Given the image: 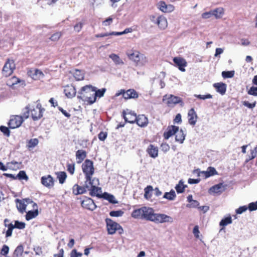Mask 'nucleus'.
<instances>
[{
	"instance_id": "obj_1",
	"label": "nucleus",
	"mask_w": 257,
	"mask_h": 257,
	"mask_svg": "<svg viewBox=\"0 0 257 257\" xmlns=\"http://www.w3.org/2000/svg\"><path fill=\"white\" fill-rule=\"evenodd\" d=\"M45 111V109L42 106L40 100H38L27 105L24 109L23 115L25 119L31 116L34 121H37L43 117Z\"/></svg>"
},
{
	"instance_id": "obj_2",
	"label": "nucleus",
	"mask_w": 257,
	"mask_h": 257,
	"mask_svg": "<svg viewBox=\"0 0 257 257\" xmlns=\"http://www.w3.org/2000/svg\"><path fill=\"white\" fill-rule=\"evenodd\" d=\"M93 91H95V87L91 85H85L78 91L77 98L90 104L95 102V97L93 96Z\"/></svg>"
},
{
	"instance_id": "obj_3",
	"label": "nucleus",
	"mask_w": 257,
	"mask_h": 257,
	"mask_svg": "<svg viewBox=\"0 0 257 257\" xmlns=\"http://www.w3.org/2000/svg\"><path fill=\"white\" fill-rule=\"evenodd\" d=\"M154 213V210L153 208L143 206L134 210L131 213V216L135 219L152 221Z\"/></svg>"
},
{
	"instance_id": "obj_4",
	"label": "nucleus",
	"mask_w": 257,
	"mask_h": 257,
	"mask_svg": "<svg viewBox=\"0 0 257 257\" xmlns=\"http://www.w3.org/2000/svg\"><path fill=\"white\" fill-rule=\"evenodd\" d=\"M126 54L128 59L135 63L136 65L144 66L148 62L147 57L137 50H131Z\"/></svg>"
},
{
	"instance_id": "obj_5",
	"label": "nucleus",
	"mask_w": 257,
	"mask_h": 257,
	"mask_svg": "<svg viewBox=\"0 0 257 257\" xmlns=\"http://www.w3.org/2000/svg\"><path fill=\"white\" fill-rule=\"evenodd\" d=\"M82 169L85 175V179L86 182L92 181V177L94 173L95 169L93 166V162L89 160L86 159L82 165Z\"/></svg>"
},
{
	"instance_id": "obj_6",
	"label": "nucleus",
	"mask_w": 257,
	"mask_h": 257,
	"mask_svg": "<svg viewBox=\"0 0 257 257\" xmlns=\"http://www.w3.org/2000/svg\"><path fill=\"white\" fill-rule=\"evenodd\" d=\"M106 227L108 233L109 234H114L117 230L121 234L123 232L122 227L117 222L114 221L111 219L106 218L105 219Z\"/></svg>"
},
{
	"instance_id": "obj_7",
	"label": "nucleus",
	"mask_w": 257,
	"mask_h": 257,
	"mask_svg": "<svg viewBox=\"0 0 257 257\" xmlns=\"http://www.w3.org/2000/svg\"><path fill=\"white\" fill-rule=\"evenodd\" d=\"M16 69V64L14 60L8 58L3 68L2 74L4 76L8 77L11 76Z\"/></svg>"
},
{
	"instance_id": "obj_8",
	"label": "nucleus",
	"mask_w": 257,
	"mask_h": 257,
	"mask_svg": "<svg viewBox=\"0 0 257 257\" xmlns=\"http://www.w3.org/2000/svg\"><path fill=\"white\" fill-rule=\"evenodd\" d=\"M23 115H14L11 116V118L8 123L10 128L14 129L19 127L21 125L24 120Z\"/></svg>"
},
{
	"instance_id": "obj_9",
	"label": "nucleus",
	"mask_w": 257,
	"mask_h": 257,
	"mask_svg": "<svg viewBox=\"0 0 257 257\" xmlns=\"http://www.w3.org/2000/svg\"><path fill=\"white\" fill-rule=\"evenodd\" d=\"M151 221L156 223H163L165 222L172 223L173 221V218L166 214L163 213H154L153 218Z\"/></svg>"
},
{
	"instance_id": "obj_10",
	"label": "nucleus",
	"mask_w": 257,
	"mask_h": 257,
	"mask_svg": "<svg viewBox=\"0 0 257 257\" xmlns=\"http://www.w3.org/2000/svg\"><path fill=\"white\" fill-rule=\"evenodd\" d=\"M89 185H92V181L90 182L85 181V185L83 186L75 184L72 187V193L74 195L83 194L87 192L88 189L89 188Z\"/></svg>"
},
{
	"instance_id": "obj_11",
	"label": "nucleus",
	"mask_w": 257,
	"mask_h": 257,
	"mask_svg": "<svg viewBox=\"0 0 257 257\" xmlns=\"http://www.w3.org/2000/svg\"><path fill=\"white\" fill-rule=\"evenodd\" d=\"M166 100V103L168 106L172 107L177 104H180L181 106H184V102L182 99L180 97L175 96L171 94L170 96L165 99V97L163 98V101Z\"/></svg>"
},
{
	"instance_id": "obj_12",
	"label": "nucleus",
	"mask_w": 257,
	"mask_h": 257,
	"mask_svg": "<svg viewBox=\"0 0 257 257\" xmlns=\"http://www.w3.org/2000/svg\"><path fill=\"white\" fill-rule=\"evenodd\" d=\"M151 22L157 24L162 30L165 29L168 26L167 19L163 16H160L157 18L155 16H150Z\"/></svg>"
},
{
	"instance_id": "obj_13",
	"label": "nucleus",
	"mask_w": 257,
	"mask_h": 257,
	"mask_svg": "<svg viewBox=\"0 0 257 257\" xmlns=\"http://www.w3.org/2000/svg\"><path fill=\"white\" fill-rule=\"evenodd\" d=\"M26 227L25 222H20L18 220L15 221V224L12 223H9L8 229L6 232V237H9L12 236L13 230L14 228H18L19 229H23Z\"/></svg>"
},
{
	"instance_id": "obj_14",
	"label": "nucleus",
	"mask_w": 257,
	"mask_h": 257,
	"mask_svg": "<svg viewBox=\"0 0 257 257\" xmlns=\"http://www.w3.org/2000/svg\"><path fill=\"white\" fill-rule=\"evenodd\" d=\"M120 94L122 95L125 99H135L139 97L138 93L134 89H130L126 91L123 89H121L119 93L116 94V96H119Z\"/></svg>"
},
{
	"instance_id": "obj_15",
	"label": "nucleus",
	"mask_w": 257,
	"mask_h": 257,
	"mask_svg": "<svg viewBox=\"0 0 257 257\" xmlns=\"http://www.w3.org/2000/svg\"><path fill=\"white\" fill-rule=\"evenodd\" d=\"M122 115L125 120V122L134 123L136 121L137 115L133 111L128 110V109L126 111L123 110L122 112Z\"/></svg>"
},
{
	"instance_id": "obj_16",
	"label": "nucleus",
	"mask_w": 257,
	"mask_h": 257,
	"mask_svg": "<svg viewBox=\"0 0 257 257\" xmlns=\"http://www.w3.org/2000/svg\"><path fill=\"white\" fill-rule=\"evenodd\" d=\"M81 206L86 209L93 211L96 208L94 201L88 197H84L81 203Z\"/></svg>"
},
{
	"instance_id": "obj_17",
	"label": "nucleus",
	"mask_w": 257,
	"mask_h": 257,
	"mask_svg": "<svg viewBox=\"0 0 257 257\" xmlns=\"http://www.w3.org/2000/svg\"><path fill=\"white\" fill-rule=\"evenodd\" d=\"M41 182L43 186L48 188H51L54 185V179L50 175L42 176Z\"/></svg>"
},
{
	"instance_id": "obj_18",
	"label": "nucleus",
	"mask_w": 257,
	"mask_h": 257,
	"mask_svg": "<svg viewBox=\"0 0 257 257\" xmlns=\"http://www.w3.org/2000/svg\"><path fill=\"white\" fill-rule=\"evenodd\" d=\"M175 66L182 72L185 71V67L187 66V63L185 59L180 57H174L173 59Z\"/></svg>"
},
{
	"instance_id": "obj_19",
	"label": "nucleus",
	"mask_w": 257,
	"mask_h": 257,
	"mask_svg": "<svg viewBox=\"0 0 257 257\" xmlns=\"http://www.w3.org/2000/svg\"><path fill=\"white\" fill-rule=\"evenodd\" d=\"M187 117L188 123L190 125L194 126L196 123L198 117L194 108H192L188 110Z\"/></svg>"
},
{
	"instance_id": "obj_20",
	"label": "nucleus",
	"mask_w": 257,
	"mask_h": 257,
	"mask_svg": "<svg viewBox=\"0 0 257 257\" xmlns=\"http://www.w3.org/2000/svg\"><path fill=\"white\" fill-rule=\"evenodd\" d=\"M179 127L175 125H169L167 127L166 131L163 134V137L165 140L169 139V138L173 136L179 130Z\"/></svg>"
},
{
	"instance_id": "obj_21",
	"label": "nucleus",
	"mask_w": 257,
	"mask_h": 257,
	"mask_svg": "<svg viewBox=\"0 0 257 257\" xmlns=\"http://www.w3.org/2000/svg\"><path fill=\"white\" fill-rule=\"evenodd\" d=\"M158 8L163 13H171L174 10L172 5H167L164 1H160L158 4Z\"/></svg>"
},
{
	"instance_id": "obj_22",
	"label": "nucleus",
	"mask_w": 257,
	"mask_h": 257,
	"mask_svg": "<svg viewBox=\"0 0 257 257\" xmlns=\"http://www.w3.org/2000/svg\"><path fill=\"white\" fill-rule=\"evenodd\" d=\"M64 92L67 97L72 98L75 96L76 90L73 85H67L65 87Z\"/></svg>"
},
{
	"instance_id": "obj_23",
	"label": "nucleus",
	"mask_w": 257,
	"mask_h": 257,
	"mask_svg": "<svg viewBox=\"0 0 257 257\" xmlns=\"http://www.w3.org/2000/svg\"><path fill=\"white\" fill-rule=\"evenodd\" d=\"M20 84L21 85H25V82L23 80H21L20 78L17 77L16 76H13L10 79H9L7 82V85L11 87L14 88L15 86L17 84Z\"/></svg>"
},
{
	"instance_id": "obj_24",
	"label": "nucleus",
	"mask_w": 257,
	"mask_h": 257,
	"mask_svg": "<svg viewBox=\"0 0 257 257\" xmlns=\"http://www.w3.org/2000/svg\"><path fill=\"white\" fill-rule=\"evenodd\" d=\"M146 152L149 156L152 158H156L158 156V148L154 145L150 144L146 150Z\"/></svg>"
},
{
	"instance_id": "obj_25",
	"label": "nucleus",
	"mask_w": 257,
	"mask_h": 257,
	"mask_svg": "<svg viewBox=\"0 0 257 257\" xmlns=\"http://www.w3.org/2000/svg\"><path fill=\"white\" fill-rule=\"evenodd\" d=\"M139 126L144 127L149 123L148 119L144 114H139L137 116L136 122Z\"/></svg>"
},
{
	"instance_id": "obj_26",
	"label": "nucleus",
	"mask_w": 257,
	"mask_h": 257,
	"mask_svg": "<svg viewBox=\"0 0 257 257\" xmlns=\"http://www.w3.org/2000/svg\"><path fill=\"white\" fill-rule=\"evenodd\" d=\"M88 190L90 191L89 194L91 196H97L99 198H100L101 196V190L100 187H96L94 185H93V183L92 182V185H89V188L88 189Z\"/></svg>"
},
{
	"instance_id": "obj_27",
	"label": "nucleus",
	"mask_w": 257,
	"mask_h": 257,
	"mask_svg": "<svg viewBox=\"0 0 257 257\" xmlns=\"http://www.w3.org/2000/svg\"><path fill=\"white\" fill-rule=\"evenodd\" d=\"M213 87L215 88L216 91L221 95H224L226 91V85L223 82H218L214 83Z\"/></svg>"
},
{
	"instance_id": "obj_28",
	"label": "nucleus",
	"mask_w": 257,
	"mask_h": 257,
	"mask_svg": "<svg viewBox=\"0 0 257 257\" xmlns=\"http://www.w3.org/2000/svg\"><path fill=\"white\" fill-rule=\"evenodd\" d=\"M15 202L16 203L17 208L20 213H23L26 212L27 204L23 199H16Z\"/></svg>"
},
{
	"instance_id": "obj_29",
	"label": "nucleus",
	"mask_w": 257,
	"mask_h": 257,
	"mask_svg": "<svg viewBox=\"0 0 257 257\" xmlns=\"http://www.w3.org/2000/svg\"><path fill=\"white\" fill-rule=\"evenodd\" d=\"M71 73L77 81L82 80L84 78V73L79 69H75Z\"/></svg>"
},
{
	"instance_id": "obj_30",
	"label": "nucleus",
	"mask_w": 257,
	"mask_h": 257,
	"mask_svg": "<svg viewBox=\"0 0 257 257\" xmlns=\"http://www.w3.org/2000/svg\"><path fill=\"white\" fill-rule=\"evenodd\" d=\"M86 152L83 150H79L76 152V158L77 160V163H81L86 157Z\"/></svg>"
},
{
	"instance_id": "obj_31",
	"label": "nucleus",
	"mask_w": 257,
	"mask_h": 257,
	"mask_svg": "<svg viewBox=\"0 0 257 257\" xmlns=\"http://www.w3.org/2000/svg\"><path fill=\"white\" fill-rule=\"evenodd\" d=\"M201 173L204 175L205 178L218 174L216 169L212 167H209L207 171H202Z\"/></svg>"
},
{
	"instance_id": "obj_32",
	"label": "nucleus",
	"mask_w": 257,
	"mask_h": 257,
	"mask_svg": "<svg viewBox=\"0 0 257 257\" xmlns=\"http://www.w3.org/2000/svg\"><path fill=\"white\" fill-rule=\"evenodd\" d=\"M100 198H103L112 204H116L118 203V201L115 200L113 195L106 192L102 194Z\"/></svg>"
},
{
	"instance_id": "obj_33",
	"label": "nucleus",
	"mask_w": 257,
	"mask_h": 257,
	"mask_svg": "<svg viewBox=\"0 0 257 257\" xmlns=\"http://www.w3.org/2000/svg\"><path fill=\"white\" fill-rule=\"evenodd\" d=\"M222 183L215 185L210 188V191L215 193H221L224 191Z\"/></svg>"
},
{
	"instance_id": "obj_34",
	"label": "nucleus",
	"mask_w": 257,
	"mask_h": 257,
	"mask_svg": "<svg viewBox=\"0 0 257 257\" xmlns=\"http://www.w3.org/2000/svg\"><path fill=\"white\" fill-rule=\"evenodd\" d=\"M175 134V141L177 142H179L180 144L183 143L185 138V135L184 134V132L182 131V130H179L178 132L176 133Z\"/></svg>"
},
{
	"instance_id": "obj_35",
	"label": "nucleus",
	"mask_w": 257,
	"mask_h": 257,
	"mask_svg": "<svg viewBox=\"0 0 257 257\" xmlns=\"http://www.w3.org/2000/svg\"><path fill=\"white\" fill-rule=\"evenodd\" d=\"M34 209L33 211H29L27 212L26 215V219L27 220H30L38 216L39 212L37 208H35Z\"/></svg>"
},
{
	"instance_id": "obj_36",
	"label": "nucleus",
	"mask_w": 257,
	"mask_h": 257,
	"mask_svg": "<svg viewBox=\"0 0 257 257\" xmlns=\"http://www.w3.org/2000/svg\"><path fill=\"white\" fill-rule=\"evenodd\" d=\"M57 178L59 180V183L63 184L67 178V174L64 171L58 172L56 173Z\"/></svg>"
},
{
	"instance_id": "obj_37",
	"label": "nucleus",
	"mask_w": 257,
	"mask_h": 257,
	"mask_svg": "<svg viewBox=\"0 0 257 257\" xmlns=\"http://www.w3.org/2000/svg\"><path fill=\"white\" fill-rule=\"evenodd\" d=\"M109 57L112 59V60L113 61L115 65H123L124 64V62L120 58L119 56L115 54H111L110 55H109Z\"/></svg>"
},
{
	"instance_id": "obj_38",
	"label": "nucleus",
	"mask_w": 257,
	"mask_h": 257,
	"mask_svg": "<svg viewBox=\"0 0 257 257\" xmlns=\"http://www.w3.org/2000/svg\"><path fill=\"white\" fill-rule=\"evenodd\" d=\"M212 16L216 19L221 18L224 14V9L222 8H218L212 11Z\"/></svg>"
},
{
	"instance_id": "obj_39",
	"label": "nucleus",
	"mask_w": 257,
	"mask_h": 257,
	"mask_svg": "<svg viewBox=\"0 0 257 257\" xmlns=\"http://www.w3.org/2000/svg\"><path fill=\"white\" fill-rule=\"evenodd\" d=\"M187 187L186 185H184L182 180L179 181L178 184L175 186V189L177 193H182L184 192L185 188Z\"/></svg>"
},
{
	"instance_id": "obj_40",
	"label": "nucleus",
	"mask_w": 257,
	"mask_h": 257,
	"mask_svg": "<svg viewBox=\"0 0 257 257\" xmlns=\"http://www.w3.org/2000/svg\"><path fill=\"white\" fill-rule=\"evenodd\" d=\"M176 197L175 192L174 190L172 189L169 192L165 193L163 198L167 199L169 200H173Z\"/></svg>"
},
{
	"instance_id": "obj_41",
	"label": "nucleus",
	"mask_w": 257,
	"mask_h": 257,
	"mask_svg": "<svg viewBox=\"0 0 257 257\" xmlns=\"http://www.w3.org/2000/svg\"><path fill=\"white\" fill-rule=\"evenodd\" d=\"M24 251V247L22 245H18L14 251L13 257H21Z\"/></svg>"
},
{
	"instance_id": "obj_42",
	"label": "nucleus",
	"mask_w": 257,
	"mask_h": 257,
	"mask_svg": "<svg viewBox=\"0 0 257 257\" xmlns=\"http://www.w3.org/2000/svg\"><path fill=\"white\" fill-rule=\"evenodd\" d=\"M144 197L147 199H151L152 197V192L153 190V187L151 185L148 186L145 188Z\"/></svg>"
},
{
	"instance_id": "obj_43",
	"label": "nucleus",
	"mask_w": 257,
	"mask_h": 257,
	"mask_svg": "<svg viewBox=\"0 0 257 257\" xmlns=\"http://www.w3.org/2000/svg\"><path fill=\"white\" fill-rule=\"evenodd\" d=\"M257 155V146L255 147L253 149L250 150V155L248 156V158L246 159L245 162L247 163L249 161L255 158Z\"/></svg>"
},
{
	"instance_id": "obj_44",
	"label": "nucleus",
	"mask_w": 257,
	"mask_h": 257,
	"mask_svg": "<svg viewBox=\"0 0 257 257\" xmlns=\"http://www.w3.org/2000/svg\"><path fill=\"white\" fill-rule=\"evenodd\" d=\"M39 143V140L37 138L31 139L27 143V147L28 149L33 148Z\"/></svg>"
},
{
	"instance_id": "obj_45",
	"label": "nucleus",
	"mask_w": 257,
	"mask_h": 257,
	"mask_svg": "<svg viewBox=\"0 0 257 257\" xmlns=\"http://www.w3.org/2000/svg\"><path fill=\"white\" fill-rule=\"evenodd\" d=\"M21 163L16 161H12L8 163L9 167L10 169L17 170L20 168Z\"/></svg>"
},
{
	"instance_id": "obj_46",
	"label": "nucleus",
	"mask_w": 257,
	"mask_h": 257,
	"mask_svg": "<svg viewBox=\"0 0 257 257\" xmlns=\"http://www.w3.org/2000/svg\"><path fill=\"white\" fill-rule=\"evenodd\" d=\"M232 219H231V216H228V217H225L223 219H222L220 223H219V225L220 226H225L228 224H231L232 223Z\"/></svg>"
},
{
	"instance_id": "obj_47",
	"label": "nucleus",
	"mask_w": 257,
	"mask_h": 257,
	"mask_svg": "<svg viewBox=\"0 0 257 257\" xmlns=\"http://www.w3.org/2000/svg\"><path fill=\"white\" fill-rule=\"evenodd\" d=\"M105 91H106L105 88H102L100 89H98L97 90H96L95 89V91H93V96H95V100H96V97H102L104 95Z\"/></svg>"
},
{
	"instance_id": "obj_48",
	"label": "nucleus",
	"mask_w": 257,
	"mask_h": 257,
	"mask_svg": "<svg viewBox=\"0 0 257 257\" xmlns=\"http://www.w3.org/2000/svg\"><path fill=\"white\" fill-rule=\"evenodd\" d=\"M62 35V34L61 32H57L52 35L49 39L52 41H57L59 40Z\"/></svg>"
},
{
	"instance_id": "obj_49",
	"label": "nucleus",
	"mask_w": 257,
	"mask_h": 257,
	"mask_svg": "<svg viewBox=\"0 0 257 257\" xmlns=\"http://www.w3.org/2000/svg\"><path fill=\"white\" fill-rule=\"evenodd\" d=\"M75 163H67V170L71 175H73L75 170Z\"/></svg>"
},
{
	"instance_id": "obj_50",
	"label": "nucleus",
	"mask_w": 257,
	"mask_h": 257,
	"mask_svg": "<svg viewBox=\"0 0 257 257\" xmlns=\"http://www.w3.org/2000/svg\"><path fill=\"white\" fill-rule=\"evenodd\" d=\"M234 75V71H223L222 72V76L224 78H232L233 77Z\"/></svg>"
},
{
	"instance_id": "obj_51",
	"label": "nucleus",
	"mask_w": 257,
	"mask_h": 257,
	"mask_svg": "<svg viewBox=\"0 0 257 257\" xmlns=\"http://www.w3.org/2000/svg\"><path fill=\"white\" fill-rule=\"evenodd\" d=\"M113 19L114 17L113 16H111L102 22V25L104 26H110L112 23Z\"/></svg>"
},
{
	"instance_id": "obj_52",
	"label": "nucleus",
	"mask_w": 257,
	"mask_h": 257,
	"mask_svg": "<svg viewBox=\"0 0 257 257\" xmlns=\"http://www.w3.org/2000/svg\"><path fill=\"white\" fill-rule=\"evenodd\" d=\"M242 104L244 106H245L250 109H253L255 106L256 102L255 101H254L252 103H249L247 101H243L242 102Z\"/></svg>"
},
{
	"instance_id": "obj_53",
	"label": "nucleus",
	"mask_w": 257,
	"mask_h": 257,
	"mask_svg": "<svg viewBox=\"0 0 257 257\" xmlns=\"http://www.w3.org/2000/svg\"><path fill=\"white\" fill-rule=\"evenodd\" d=\"M123 214V212L121 210L117 211H111L109 213L110 216L112 217H119L121 216Z\"/></svg>"
},
{
	"instance_id": "obj_54",
	"label": "nucleus",
	"mask_w": 257,
	"mask_h": 257,
	"mask_svg": "<svg viewBox=\"0 0 257 257\" xmlns=\"http://www.w3.org/2000/svg\"><path fill=\"white\" fill-rule=\"evenodd\" d=\"M0 131L7 137H9L10 135V131L9 127H8L2 125L0 126Z\"/></svg>"
},
{
	"instance_id": "obj_55",
	"label": "nucleus",
	"mask_w": 257,
	"mask_h": 257,
	"mask_svg": "<svg viewBox=\"0 0 257 257\" xmlns=\"http://www.w3.org/2000/svg\"><path fill=\"white\" fill-rule=\"evenodd\" d=\"M199 203L198 201L193 200H190V203L187 205V207L189 208H195L199 206Z\"/></svg>"
},
{
	"instance_id": "obj_56",
	"label": "nucleus",
	"mask_w": 257,
	"mask_h": 257,
	"mask_svg": "<svg viewBox=\"0 0 257 257\" xmlns=\"http://www.w3.org/2000/svg\"><path fill=\"white\" fill-rule=\"evenodd\" d=\"M17 177L20 180L25 179L27 180L28 177L27 176L26 172L24 171H20L17 175Z\"/></svg>"
},
{
	"instance_id": "obj_57",
	"label": "nucleus",
	"mask_w": 257,
	"mask_h": 257,
	"mask_svg": "<svg viewBox=\"0 0 257 257\" xmlns=\"http://www.w3.org/2000/svg\"><path fill=\"white\" fill-rule=\"evenodd\" d=\"M34 73L33 75L36 77V78H40V77L44 76L43 72L39 69H35L34 70Z\"/></svg>"
},
{
	"instance_id": "obj_58",
	"label": "nucleus",
	"mask_w": 257,
	"mask_h": 257,
	"mask_svg": "<svg viewBox=\"0 0 257 257\" xmlns=\"http://www.w3.org/2000/svg\"><path fill=\"white\" fill-rule=\"evenodd\" d=\"M23 200L25 201V203L27 205L29 204H32L33 205V209H35V208H37V204L35 202H34L32 199L27 198L25 199H23Z\"/></svg>"
},
{
	"instance_id": "obj_59",
	"label": "nucleus",
	"mask_w": 257,
	"mask_h": 257,
	"mask_svg": "<svg viewBox=\"0 0 257 257\" xmlns=\"http://www.w3.org/2000/svg\"><path fill=\"white\" fill-rule=\"evenodd\" d=\"M70 257H81L82 253L81 252H78L76 249H73L71 250L70 253Z\"/></svg>"
},
{
	"instance_id": "obj_60",
	"label": "nucleus",
	"mask_w": 257,
	"mask_h": 257,
	"mask_svg": "<svg viewBox=\"0 0 257 257\" xmlns=\"http://www.w3.org/2000/svg\"><path fill=\"white\" fill-rule=\"evenodd\" d=\"M247 93L249 95L257 96V87L251 86L248 90Z\"/></svg>"
},
{
	"instance_id": "obj_61",
	"label": "nucleus",
	"mask_w": 257,
	"mask_h": 257,
	"mask_svg": "<svg viewBox=\"0 0 257 257\" xmlns=\"http://www.w3.org/2000/svg\"><path fill=\"white\" fill-rule=\"evenodd\" d=\"M170 148V146L167 143H162L161 145V149L164 153L169 151Z\"/></svg>"
},
{
	"instance_id": "obj_62",
	"label": "nucleus",
	"mask_w": 257,
	"mask_h": 257,
	"mask_svg": "<svg viewBox=\"0 0 257 257\" xmlns=\"http://www.w3.org/2000/svg\"><path fill=\"white\" fill-rule=\"evenodd\" d=\"M83 23L79 22L76 24L74 26V30L76 32H79L82 29Z\"/></svg>"
},
{
	"instance_id": "obj_63",
	"label": "nucleus",
	"mask_w": 257,
	"mask_h": 257,
	"mask_svg": "<svg viewBox=\"0 0 257 257\" xmlns=\"http://www.w3.org/2000/svg\"><path fill=\"white\" fill-rule=\"evenodd\" d=\"M107 132H101L98 135V138L100 141H104L107 138Z\"/></svg>"
},
{
	"instance_id": "obj_64",
	"label": "nucleus",
	"mask_w": 257,
	"mask_h": 257,
	"mask_svg": "<svg viewBox=\"0 0 257 257\" xmlns=\"http://www.w3.org/2000/svg\"><path fill=\"white\" fill-rule=\"evenodd\" d=\"M247 209H248V210L250 211H254V210H257V203H256V202L250 203L248 204V206L247 207Z\"/></svg>"
}]
</instances>
